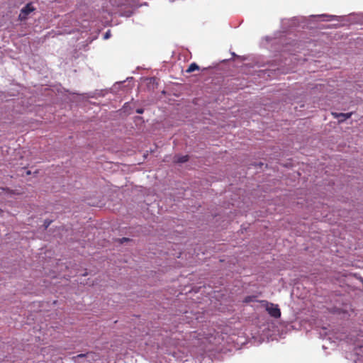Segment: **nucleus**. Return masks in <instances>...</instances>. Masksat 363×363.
Returning <instances> with one entry per match:
<instances>
[{"label":"nucleus","mask_w":363,"mask_h":363,"mask_svg":"<svg viewBox=\"0 0 363 363\" xmlns=\"http://www.w3.org/2000/svg\"><path fill=\"white\" fill-rule=\"evenodd\" d=\"M262 302L265 303L266 311L272 317L278 318L281 316V311L279 308L278 305L269 303L266 301H263Z\"/></svg>","instance_id":"obj_1"},{"label":"nucleus","mask_w":363,"mask_h":363,"mask_svg":"<svg viewBox=\"0 0 363 363\" xmlns=\"http://www.w3.org/2000/svg\"><path fill=\"white\" fill-rule=\"evenodd\" d=\"M34 11V8L31 4H27L21 11L19 18L23 20L26 19L27 16Z\"/></svg>","instance_id":"obj_2"},{"label":"nucleus","mask_w":363,"mask_h":363,"mask_svg":"<svg viewBox=\"0 0 363 363\" xmlns=\"http://www.w3.org/2000/svg\"><path fill=\"white\" fill-rule=\"evenodd\" d=\"M332 114L334 116V118L339 119L340 123L343 122L345 120L350 118L352 116V113H332Z\"/></svg>","instance_id":"obj_3"},{"label":"nucleus","mask_w":363,"mask_h":363,"mask_svg":"<svg viewBox=\"0 0 363 363\" xmlns=\"http://www.w3.org/2000/svg\"><path fill=\"white\" fill-rule=\"evenodd\" d=\"M199 66L195 63V62H192L191 64L189 65V67L186 69V73H191L196 70H199Z\"/></svg>","instance_id":"obj_4"},{"label":"nucleus","mask_w":363,"mask_h":363,"mask_svg":"<svg viewBox=\"0 0 363 363\" xmlns=\"http://www.w3.org/2000/svg\"><path fill=\"white\" fill-rule=\"evenodd\" d=\"M188 160H189L188 155H185V156H182V157H179L177 160V162H179V163H183V162H187Z\"/></svg>","instance_id":"obj_5"},{"label":"nucleus","mask_w":363,"mask_h":363,"mask_svg":"<svg viewBox=\"0 0 363 363\" xmlns=\"http://www.w3.org/2000/svg\"><path fill=\"white\" fill-rule=\"evenodd\" d=\"M137 113H143V109H138L137 110Z\"/></svg>","instance_id":"obj_6"},{"label":"nucleus","mask_w":363,"mask_h":363,"mask_svg":"<svg viewBox=\"0 0 363 363\" xmlns=\"http://www.w3.org/2000/svg\"><path fill=\"white\" fill-rule=\"evenodd\" d=\"M50 223V222L45 221V228H48L49 226Z\"/></svg>","instance_id":"obj_7"},{"label":"nucleus","mask_w":363,"mask_h":363,"mask_svg":"<svg viewBox=\"0 0 363 363\" xmlns=\"http://www.w3.org/2000/svg\"><path fill=\"white\" fill-rule=\"evenodd\" d=\"M85 355L86 354H80L77 355V357H85Z\"/></svg>","instance_id":"obj_8"},{"label":"nucleus","mask_w":363,"mask_h":363,"mask_svg":"<svg viewBox=\"0 0 363 363\" xmlns=\"http://www.w3.org/2000/svg\"><path fill=\"white\" fill-rule=\"evenodd\" d=\"M245 301H246V302L250 301V297L246 298Z\"/></svg>","instance_id":"obj_9"},{"label":"nucleus","mask_w":363,"mask_h":363,"mask_svg":"<svg viewBox=\"0 0 363 363\" xmlns=\"http://www.w3.org/2000/svg\"><path fill=\"white\" fill-rule=\"evenodd\" d=\"M123 240H128V239L125 238H123Z\"/></svg>","instance_id":"obj_10"},{"label":"nucleus","mask_w":363,"mask_h":363,"mask_svg":"<svg viewBox=\"0 0 363 363\" xmlns=\"http://www.w3.org/2000/svg\"><path fill=\"white\" fill-rule=\"evenodd\" d=\"M105 37H106V38H108V33H106V36H105Z\"/></svg>","instance_id":"obj_11"}]
</instances>
